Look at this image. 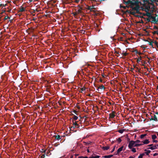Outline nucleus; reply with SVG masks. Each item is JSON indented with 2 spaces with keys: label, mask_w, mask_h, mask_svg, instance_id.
<instances>
[{
  "label": "nucleus",
  "mask_w": 158,
  "mask_h": 158,
  "mask_svg": "<svg viewBox=\"0 0 158 158\" xmlns=\"http://www.w3.org/2000/svg\"><path fill=\"white\" fill-rule=\"evenodd\" d=\"M134 3L133 4V6L131 7L132 8V11H135L138 9H139V2L138 0H136L134 2Z\"/></svg>",
  "instance_id": "obj_1"
},
{
  "label": "nucleus",
  "mask_w": 158,
  "mask_h": 158,
  "mask_svg": "<svg viewBox=\"0 0 158 158\" xmlns=\"http://www.w3.org/2000/svg\"><path fill=\"white\" fill-rule=\"evenodd\" d=\"M136 0H132V1L129 0L127 2L124 1V3L127 5L130 4V7H132V6H133V4L134 3V2Z\"/></svg>",
  "instance_id": "obj_2"
},
{
  "label": "nucleus",
  "mask_w": 158,
  "mask_h": 158,
  "mask_svg": "<svg viewBox=\"0 0 158 158\" xmlns=\"http://www.w3.org/2000/svg\"><path fill=\"white\" fill-rule=\"evenodd\" d=\"M135 144V141L133 140L129 141V143L128 145V147L130 149H131L133 147H134Z\"/></svg>",
  "instance_id": "obj_3"
},
{
  "label": "nucleus",
  "mask_w": 158,
  "mask_h": 158,
  "mask_svg": "<svg viewBox=\"0 0 158 158\" xmlns=\"http://www.w3.org/2000/svg\"><path fill=\"white\" fill-rule=\"evenodd\" d=\"M115 114H116V112L114 111H113L111 113H110L109 115V118H114L115 116Z\"/></svg>",
  "instance_id": "obj_4"
},
{
  "label": "nucleus",
  "mask_w": 158,
  "mask_h": 158,
  "mask_svg": "<svg viewBox=\"0 0 158 158\" xmlns=\"http://www.w3.org/2000/svg\"><path fill=\"white\" fill-rule=\"evenodd\" d=\"M53 137L55 138L56 140L58 141L61 139L62 136L61 137L59 135H54Z\"/></svg>",
  "instance_id": "obj_5"
},
{
  "label": "nucleus",
  "mask_w": 158,
  "mask_h": 158,
  "mask_svg": "<svg viewBox=\"0 0 158 158\" xmlns=\"http://www.w3.org/2000/svg\"><path fill=\"white\" fill-rule=\"evenodd\" d=\"M130 14L134 15L136 17H140V16L139 15H135L136 13L135 11H131L130 12Z\"/></svg>",
  "instance_id": "obj_6"
},
{
  "label": "nucleus",
  "mask_w": 158,
  "mask_h": 158,
  "mask_svg": "<svg viewBox=\"0 0 158 158\" xmlns=\"http://www.w3.org/2000/svg\"><path fill=\"white\" fill-rule=\"evenodd\" d=\"M123 146H122L119 148L117 151V152L116 154V155H118L119 154V153L122 151L123 148Z\"/></svg>",
  "instance_id": "obj_7"
},
{
  "label": "nucleus",
  "mask_w": 158,
  "mask_h": 158,
  "mask_svg": "<svg viewBox=\"0 0 158 158\" xmlns=\"http://www.w3.org/2000/svg\"><path fill=\"white\" fill-rule=\"evenodd\" d=\"M25 8L21 6L20 8H19V10H18V12H23L25 11Z\"/></svg>",
  "instance_id": "obj_8"
},
{
  "label": "nucleus",
  "mask_w": 158,
  "mask_h": 158,
  "mask_svg": "<svg viewBox=\"0 0 158 158\" xmlns=\"http://www.w3.org/2000/svg\"><path fill=\"white\" fill-rule=\"evenodd\" d=\"M157 148V147H156V145H155V146H152V147H151L150 148H148L147 149H151V150H155V149H156Z\"/></svg>",
  "instance_id": "obj_9"
},
{
  "label": "nucleus",
  "mask_w": 158,
  "mask_h": 158,
  "mask_svg": "<svg viewBox=\"0 0 158 158\" xmlns=\"http://www.w3.org/2000/svg\"><path fill=\"white\" fill-rule=\"evenodd\" d=\"M152 19V22H154L155 23H156L157 22V20L156 19V17L153 16L152 17V18L151 19Z\"/></svg>",
  "instance_id": "obj_10"
},
{
  "label": "nucleus",
  "mask_w": 158,
  "mask_h": 158,
  "mask_svg": "<svg viewBox=\"0 0 158 158\" xmlns=\"http://www.w3.org/2000/svg\"><path fill=\"white\" fill-rule=\"evenodd\" d=\"M102 149L104 150H107L110 148V147L109 146H103L102 148Z\"/></svg>",
  "instance_id": "obj_11"
},
{
  "label": "nucleus",
  "mask_w": 158,
  "mask_h": 158,
  "mask_svg": "<svg viewBox=\"0 0 158 158\" xmlns=\"http://www.w3.org/2000/svg\"><path fill=\"white\" fill-rule=\"evenodd\" d=\"M146 15L150 19H151L152 18V17H153L151 13H147Z\"/></svg>",
  "instance_id": "obj_12"
},
{
  "label": "nucleus",
  "mask_w": 158,
  "mask_h": 158,
  "mask_svg": "<svg viewBox=\"0 0 158 158\" xmlns=\"http://www.w3.org/2000/svg\"><path fill=\"white\" fill-rule=\"evenodd\" d=\"M142 142L143 143V144H147L149 143V141L147 139L142 141Z\"/></svg>",
  "instance_id": "obj_13"
},
{
  "label": "nucleus",
  "mask_w": 158,
  "mask_h": 158,
  "mask_svg": "<svg viewBox=\"0 0 158 158\" xmlns=\"http://www.w3.org/2000/svg\"><path fill=\"white\" fill-rule=\"evenodd\" d=\"M80 127V125H79V124H78V123H76L75 124L74 126H73V127H71V128L73 127L74 128H79Z\"/></svg>",
  "instance_id": "obj_14"
},
{
  "label": "nucleus",
  "mask_w": 158,
  "mask_h": 158,
  "mask_svg": "<svg viewBox=\"0 0 158 158\" xmlns=\"http://www.w3.org/2000/svg\"><path fill=\"white\" fill-rule=\"evenodd\" d=\"M145 151H146V152H145L147 155H148L149 153H150L151 151L149 150H147V149H145L144 150Z\"/></svg>",
  "instance_id": "obj_15"
},
{
  "label": "nucleus",
  "mask_w": 158,
  "mask_h": 158,
  "mask_svg": "<svg viewBox=\"0 0 158 158\" xmlns=\"http://www.w3.org/2000/svg\"><path fill=\"white\" fill-rule=\"evenodd\" d=\"M113 156V155H111L107 156H105L103 157L105 158H110Z\"/></svg>",
  "instance_id": "obj_16"
},
{
  "label": "nucleus",
  "mask_w": 158,
  "mask_h": 158,
  "mask_svg": "<svg viewBox=\"0 0 158 158\" xmlns=\"http://www.w3.org/2000/svg\"><path fill=\"white\" fill-rule=\"evenodd\" d=\"M105 89V87L103 85H101V86L99 87L98 88V89L97 90H98V89Z\"/></svg>",
  "instance_id": "obj_17"
},
{
  "label": "nucleus",
  "mask_w": 158,
  "mask_h": 158,
  "mask_svg": "<svg viewBox=\"0 0 158 158\" xmlns=\"http://www.w3.org/2000/svg\"><path fill=\"white\" fill-rule=\"evenodd\" d=\"M100 157V156L98 155H97L95 156H90L89 158H99Z\"/></svg>",
  "instance_id": "obj_18"
},
{
  "label": "nucleus",
  "mask_w": 158,
  "mask_h": 158,
  "mask_svg": "<svg viewBox=\"0 0 158 158\" xmlns=\"http://www.w3.org/2000/svg\"><path fill=\"white\" fill-rule=\"evenodd\" d=\"M94 7L92 8L91 6H88L87 8V9L88 10H90V11H93V9H94Z\"/></svg>",
  "instance_id": "obj_19"
},
{
  "label": "nucleus",
  "mask_w": 158,
  "mask_h": 158,
  "mask_svg": "<svg viewBox=\"0 0 158 158\" xmlns=\"http://www.w3.org/2000/svg\"><path fill=\"white\" fill-rule=\"evenodd\" d=\"M125 130V129H121L118 130V131L120 133L122 134L123 133L124 131Z\"/></svg>",
  "instance_id": "obj_20"
},
{
  "label": "nucleus",
  "mask_w": 158,
  "mask_h": 158,
  "mask_svg": "<svg viewBox=\"0 0 158 158\" xmlns=\"http://www.w3.org/2000/svg\"><path fill=\"white\" fill-rule=\"evenodd\" d=\"M83 143H85V145H86L87 144H90L92 143V142L90 141H89L87 142H84Z\"/></svg>",
  "instance_id": "obj_21"
},
{
  "label": "nucleus",
  "mask_w": 158,
  "mask_h": 158,
  "mask_svg": "<svg viewBox=\"0 0 158 158\" xmlns=\"http://www.w3.org/2000/svg\"><path fill=\"white\" fill-rule=\"evenodd\" d=\"M152 139H153V140H154L155 139H156V138L157 137L155 135H152Z\"/></svg>",
  "instance_id": "obj_22"
},
{
  "label": "nucleus",
  "mask_w": 158,
  "mask_h": 158,
  "mask_svg": "<svg viewBox=\"0 0 158 158\" xmlns=\"http://www.w3.org/2000/svg\"><path fill=\"white\" fill-rule=\"evenodd\" d=\"M153 120L156 121H158L157 118L155 115H154Z\"/></svg>",
  "instance_id": "obj_23"
},
{
  "label": "nucleus",
  "mask_w": 158,
  "mask_h": 158,
  "mask_svg": "<svg viewBox=\"0 0 158 158\" xmlns=\"http://www.w3.org/2000/svg\"><path fill=\"white\" fill-rule=\"evenodd\" d=\"M142 145V144H139V143H135V145L134 146V147H138V146H139L141 145Z\"/></svg>",
  "instance_id": "obj_24"
},
{
  "label": "nucleus",
  "mask_w": 158,
  "mask_h": 158,
  "mask_svg": "<svg viewBox=\"0 0 158 158\" xmlns=\"http://www.w3.org/2000/svg\"><path fill=\"white\" fill-rule=\"evenodd\" d=\"M141 60V56H140V57L138 58L137 60V62L138 63L140 62Z\"/></svg>",
  "instance_id": "obj_25"
},
{
  "label": "nucleus",
  "mask_w": 158,
  "mask_h": 158,
  "mask_svg": "<svg viewBox=\"0 0 158 158\" xmlns=\"http://www.w3.org/2000/svg\"><path fill=\"white\" fill-rule=\"evenodd\" d=\"M146 135V134L141 135L140 136V137L142 139H143Z\"/></svg>",
  "instance_id": "obj_26"
},
{
  "label": "nucleus",
  "mask_w": 158,
  "mask_h": 158,
  "mask_svg": "<svg viewBox=\"0 0 158 158\" xmlns=\"http://www.w3.org/2000/svg\"><path fill=\"white\" fill-rule=\"evenodd\" d=\"M78 118L77 116L74 115L73 117V118L74 120H77V119Z\"/></svg>",
  "instance_id": "obj_27"
},
{
  "label": "nucleus",
  "mask_w": 158,
  "mask_h": 158,
  "mask_svg": "<svg viewBox=\"0 0 158 158\" xmlns=\"http://www.w3.org/2000/svg\"><path fill=\"white\" fill-rule=\"evenodd\" d=\"M135 12L136 13H137V14H141V13L139 11V9H137L135 11Z\"/></svg>",
  "instance_id": "obj_28"
},
{
  "label": "nucleus",
  "mask_w": 158,
  "mask_h": 158,
  "mask_svg": "<svg viewBox=\"0 0 158 158\" xmlns=\"http://www.w3.org/2000/svg\"><path fill=\"white\" fill-rule=\"evenodd\" d=\"M132 149H131V151L134 152H136V149L135 148H131Z\"/></svg>",
  "instance_id": "obj_29"
},
{
  "label": "nucleus",
  "mask_w": 158,
  "mask_h": 158,
  "mask_svg": "<svg viewBox=\"0 0 158 158\" xmlns=\"http://www.w3.org/2000/svg\"><path fill=\"white\" fill-rule=\"evenodd\" d=\"M46 151H47L46 149L45 150H44L43 149H42L41 151V152L42 153H46Z\"/></svg>",
  "instance_id": "obj_30"
},
{
  "label": "nucleus",
  "mask_w": 158,
  "mask_h": 158,
  "mask_svg": "<svg viewBox=\"0 0 158 158\" xmlns=\"http://www.w3.org/2000/svg\"><path fill=\"white\" fill-rule=\"evenodd\" d=\"M85 89H86V88L84 87L81 88V92H82V91H83L85 90Z\"/></svg>",
  "instance_id": "obj_31"
},
{
  "label": "nucleus",
  "mask_w": 158,
  "mask_h": 158,
  "mask_svg": "<svg viewBox=\"0 0 158 158\" xmlns=\"http://www.w3.org/2000/svg\"><path fill=\"white\" fill-rule=\"evenodd\" d=\"M10 19V18L8 16H6L5 18L4 19V20H5L7 19Z\"/></svg>",
  "instance_id": "obj_32"
},
{
  "label": "nucleus",
  "mask_w": 158,
  "mask_h": 158,
  "mask_svg": "<svg viewBox=\"0 0 158 158\" xmlns=\"http://www.w3.org/2000/svg\"><path fill=\"white\" fill-rule=\"evenodd\" d=\"M153 42L152 41H151L150 42H149V45H150L151 46H152V47H153Z\"/></svg>",
  "instance_id": "obj_33"
},
{
  "label": "nucleus",
  "mask_w": 158,
  "mask_h": 158,
  "mask_svg": "<svg viewBox=\"0 0 158 158\" xmlns=\"http://www.w3.org/2000/svg\"><path fill=\"white\" fill-rule=\"evenodd\" d=\"M117 141L119 143L121 141V139L120 138H118L117 139Z\"/></svg>",
  "instance_id": "obj_34"
},
{
  "label": "nucleus",
  "mask_w": 158,
  "mask_h": 158,
  "mask_svg": "<svg viewBox=\"0 0 158 158\" xmlns=\"http://www.w3.org/2000/svg\"><path fill=\"white\" fill-rule=\"evenodd\" d=\"M157 32H158V31H154L153 32H152V34H153V35H155V34H157Z\"/></svg>",
  "instance_id": "obj_35"
},
{
  "label": "nucleus",
  "mask_w": 158,
  "mask_h": 158,
  "mask_svg": "<svg viewBox=\"0 0 158 158\" xmlns=\"http://www.w3.org/2000/svg\"><path fill=\"white\" fill-rule=\"evenodd\" d=\"M140 142V141L139 140H136L135 141V143H139Z\"/></svg>",
  "instance_id": "obj_36"
},
{
  "label": "nucleus",
  "mask_w": 158,
  "mask_h": 158,
  "mask_svg": "<svg viewBox=\"0 0 158 158\" xmlns=\"http://www.w3.org/2000/svg\"><path fill=\"white\" fill-rule=\"evenodd\" d=\"M115 146H114V147L113 148L112 151H111V153H112L115 150Z\"/></svg>",
  "instance_id": "obj_37"
},
{
  "label": "nucleus",
  "mask_w": 158,
  "mask_h": 158,
  "mask_svg": "<svg viewBox=\"0 0 158 158\" xmlns=\"http://www.w3.org/2000/svg\"><path fill=\"white\" fill-rule=\"evenodd\" d=\"M154 43L156 44V45L157 46H158V43L156 41H155Z\"/></svg>",
  "instance_id": "obj_38"
},
{
  "label": "nucleus",
  "mask_w": 158,
  "mask_h": 158,
  "mask_svg": "<svg viewBox=\"0 0 158 158\" xmlns=\"http://www.w3.org/2000/svg\"><path fill=\"white\" fill-rule=\"evenodd\" d=\"M122 55H123V56H126L127 55V53H122Z\"/></svg>",
  "instance_id": "obj_39"
},
{
  "label": "nucleus",
  "mask_w": 158,
  "mask_h": 158,
  "mask_svg": "<svg viewBox=\"0 0 158 158\" xmlns=\"http://www.w3.org/2000/svg\"><path fill=\"white\" fill-rule=\"evenodd\" d=\"M73 126H75V124H76V123H77L78 122V121H75V122H74L73 121Z\"/></svg>",
  "instance_id": "obj_40"
},
{
  "label": "nucleus",
  "mask_w": 158,
  "mask_h": 158,
  "mask_svg": "<svg viewBox=\"0 0 158 158\" xmlns=\"http://www.w3.org/2000/svg\"><path fill=\"white\" fill-rule=\"evenodd\" d=\"M73 112L75 114H77V111H76V110H74L73 111Z\"/></svg>",
  "instance_id": "obj_41"
},
{
  "label": "nucleus",
  "mask_w": 158,
  "mask_h": 158,
  "mask_svg": "<svg viewBox=\"0 0 158 158\" xmlns=\"http://www.w3.org/2000/svg\"><path fill=\"white\" fill-rule=\"evenodd\" d=\"M120 7L121 8H123V9H126V7H125V6H121L120 5Z\"/></svg>",
  "instance_id": "obj_42"
},
{
  "label": "nucleus",
  "mask_w": 158,
  "mask_h": 158,
  "mask_svg": "<svg viewBox=\"0 0 158 158\" xmlns=\"http://www.w3.org/2000/svg\"><path fill=\"white\" fill-rule=\"evenodd\" d=\"M49 152H50V151L48 150V151L47 152H46V156H48L47 154L49 153Z\"/></svg>",
  "instance_id": "obj_43"
},
{
  "label": "nucleus",
  "mask_w": 158,
  "mask_h": 158,
  "mask_svg": "<svg viewBox=\"0 0 158 158\" xmlns=\"http://www.w3.org/2000/svg\"><path fill=\"white\" fill-rule=\"evenodd\" d=\"M154 29H158V27L155 26L154 27Z\"/></svg>",
  "instance_id": "obj_44"
},
{
  "label": "nucleus",
  "mask_w": 158,
  "mask_h": 158,
  "mask_svg": "<svg viewBox=\"0 0 158 158\" xmlns=\"http://www.w3.org/2000/svg\"><path fill=\"white\" fill-rule=\"evenodd\" d=\"M135 69H136L135 70L136 72H137L138 70L139 69V68L138 67H135Z\"/></svg>",
  "instance_id": "obj_45"
},
{
  "label": "nucleus",
  "mask_w": 158,
  "mask_h": 158,
  "mask_svg": "<svg viewBox=\"0 0 158 158\" xmlns=\"http://www.w3.org/2000/svg\"><path fill=\"white\" fill-rule=\"evenodd\" d=\"M79 0H75V2L76 3H78L79 2Z\"/></svg>",
  "instance_id": "obj_46"
},
{
  "label": "nucleus",
  "mask_w": 158,
  "mask_h": 158,
  "mask_svg": "<svg viewBox=\"0 0 158 158\" xmlns=\"http://www.w3.org/2000/svg\"><path fill=\"white\" fill-rule=\"evenodd\" d=\"M136 53L138 54H139V55H140L142 54V53H141V52H139L138 51H137Z\"/></svg>",
  "instance_id": "obj_47"
},
{
  "label": "nucleus",
  "mask_w": 158,
  "mask_h": 158,
  "mask_svg": "<svg viewBox=\"0 0 158 158\" xmlns=\"http://www.w3.org/2000/svg\"><path fill=\"white\" fill-rule=\"evenodd\" d=\"M158 155V154L156 153H154V154H153V156H157V155Z\"/></svg>",
  "instance_id": "obj_48"
},
{
  "label": "nucleus",
  "mask_w": 158,
  "mask_h": 158,
  "mask_svg": "<svg viewBox=\"0 0 158 158\" xmlns=\"http://www.w3.org/2000/svg\"><path fill=\"white\" fill-rule=\"evenodd\" d=\"M35 10H33L32 11H31L32 13H35Z\"/></svg>",
  "instance_id": "obj_49"
},
{
  "label": "nucleus",
  "mask_w": 158,
  "mask_h": 158,
  "mask_svg": "<svg viewBox=\"0 0 158 158\" xmlns=\"http://www.w3.org/2000/svg\"><path fill=\"white\" fill-rule=\"evenodd\" d=\"M138 158H143V157L141 155H139V156H138Z\"/></svg>",
  "instance_id": "obj_50"
},
{
  "label": "nucleus",
  "mask_w": 158,
  "mask_h": 158,
  "mask_svg": "<svg viewBox=\"0 0 158 158\" xmlns=\"http://www.w3.org/2000/svg\"><path fill=\"white\" fill-rule=\"evenodd\" d=\"M140 155H141L142 157H143V156H144V153H143L142 154H140Z\"/></svg>",
  "instance_id": "obj_51"
},
{
  "label": "nucleus",
  "mask_w": 158,
  "mask_h": 158,
  "mask_svg": "<svg viewBox=\"0 0 158 158\" xmlns=\"http://www.w3.org/2000/svg\"><path fill=\"white\" fill-rule=\"evenodd\" d=\"M153 142H155V143H157L158 142V141L156 140H155L154 139L153 140Z\"/></svg>",
  "instance_id": "obj_52"
},
{
  "label": "nucleus",
  "mask_w": 158,
  "mask_h": 158,
  "mask_svg": "<svg viewBox=\"0 0 158 158\" xmlns=\"http://www.w3.org/2000/svg\"><path fill=\"white\" fill-rule=\"evenodd\" d=\"M78 158H84V156H79Z\"/></svg>",
  "instance_id": "obj_53"
},
{
  "label": "nucleus",
  "mask_w": 158,
  "mask_h": 158,
  "mask_svg": "<svg viewBox=\"0 0 158 158\" xmlns=\"http://www.w3.org/2000/svg\"><path fill=\"white\" fill-rule=\"evenodd\" d=\"M153 144H150V145H148V146H149V147H152L153 146Z\"/></svg>",
  "instance_id": "obj_54"
},
{
  "label": "nucleus",
  "mask_w": 158,
  "mask_h": 158,
  "mask_svg": "<svg viewBox=\"0 0 158 158\" xmlns=\"http://www.w3.org/2000/svg\"><path fill=\"white\" fill-rule=\"evenodd\" d=\"M35 11H36L37 12H39L40 10L38 9H35Z\"/></svg>",
  "instance_id": "obj_55"
},
{
  "label": "nucleus",
  "mask_w": 158,
  "mask_h": 158,
  "mask_svg": "<svg viewBox=\"0 0 158 158\" xmlns=\"http://www.w3.org/2000/svg\"><path fill=\"white\" fill-rule=\"evenodd\" d=\"M42 156V157H44L45 158V154H43L42 156Z\"/></svg>",
  "instance_id": "obj_56"
},
{
  "label": "nucleus",
  "mask_w": 158,
  "mask_h": 158,
  "mask_svg": "<svg viewBox=\"0 0 158 158\" xmlns=\"http://www.w3.org/2000/svg\"><path fill=\"white\" fill-rule=\"evenodd\" d=\"M115 53H116V54H119V52H117V51H115Z\"/></svg>",
  "instance_id": "obj_57"
},
{
  "label": "nucleus",
  "mask_w": 158,
  "mask_h": 158,
  "mask_svg": "<svg viewBox=\"0 0 158 158\" xmlns=\"http://www.w3.org/2000/svg\"><path fill=\"white\" fill-rule=\"evenodd\" d=\"M78 13H80L81 12V10H78Z\"/></svg>",
  "instance_id": "obj_58"
},
{
  "label": "nucleus",
  "mask_w": 158,
  "mask_h": 158,
  "mask_svg": "<svg viewBox=\"0 0 158 158\" xmlns=\"http://www.w3.org/2000/svg\"><path fill=\"white\" fill-rule=\"evenodd\" d=\"M102 81H103V80H102V79H100V82H102Z\"/></svg>",
  "instance_id": "obj_59"
},
{
  "label": "nucleus",
  "mask_w": 158,
  "mask_h": 158,
  "mask_svg": "<svg viewBox=\"0 0 158 158\" xmlns=\"http://www.w3.org/2000/svg\"><path fill=\"white\" fill-rule=\"evenodd\" d=\"M87 151L88 153H89L90 152L89 150V149H87Z\"/></svg>",
  "instance_id": "obj_60"
},
{
  "label": "nucleus",
  "mask_w": 158,
  "mask_h": 158,
  "mask_svg": "<svg viewBox=\"0 0 158 158\" xmlns=\"http://www.w3.org/2000/svg\"><path fill=\"white\" fill-rule=\"evenodd\" d=\"M144 30V31H145L146 32H147V33H148V31H147L146 30V29H144V30Z\"/></svg>",
  "instance_id": "obj_61"
},
{
  "label": "nucleus",
  "mask_w": 158,
  "mask_h": 158,
  "mask_svg": "<svg viewBox=\"0 0 158 158\" xmlns=\"http://www.w3.org/2000/svg\"><path fill=\"white\" fill-rule=\"evenodd\" d=\"M147 20L148 22H149L150 21V19H148H148H147Z\"/></svg>",
  "instance_id": "obj_62"
},
{
  "label": "nucleus",
  "mask_w": 158,
  "mask_h": 158,
  "mask_svg": "<svg viewBox=\"0 0 158 158\" xmlns=\"http://www.w3.org/2000/svg\"><path fill=\"white\" fill-rule=\"evenodd\" d=\"M151 120H153V118H152H152H151L150 119Z\"/></svg>",
  "instance_id": "obj_63"
},
{
  "label": "nucleus",
  "mask_w": 158,
  "mask_h": 158,
  "mask_svg": "<svg viewBox=\"0 0 158 158\" xmlns=\"http://www.w3.org/2000/svg\"><path fill=\"white\" fill-rule=\"evenodd\" d=\"M84 158H88L87 156H84Z\"/></svg>",
  "instance_id": "obj_64"
}]
</instances>
